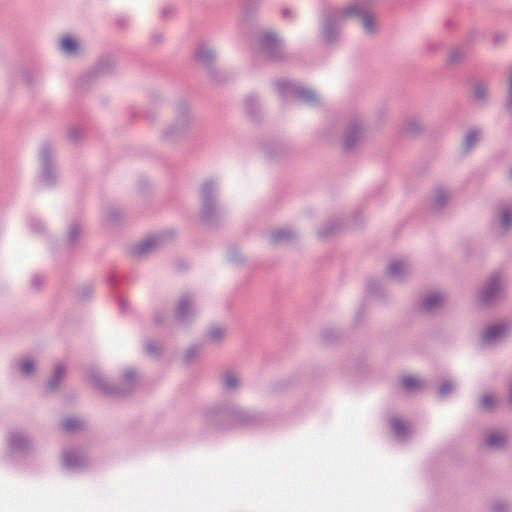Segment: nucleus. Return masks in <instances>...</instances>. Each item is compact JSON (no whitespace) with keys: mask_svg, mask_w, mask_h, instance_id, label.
<instances>
[{"mask_svg":"<svg viewBox=\"0 0 512 512\" xmlns=\"http://www.w3.org/2000/svg\"><path fill=\"white\" fill-rule=\"evenodd\" d=\"M485 441L489 447H500L505 443L506 437L502 433L495 432L489 434Z\"/></svg>","mask_w":512,"mask_h":512,"instance_id":"nucleus-1","label":"nucleus"},{"mask_svg":"<svg viewBox=\"0 0 512 512\" xmlns=\"http://www.w3.org/2000/svg\"><path fill=\"white\" fill-rule=\"evenodd\" d=\"M505 328L501 325H496L494 327L489 328L484 333V338L487 342L494 341L500 336L502 333H504Z\"/></svg>","mask_w":512,"mask_h":512,"instance_id":"nucleus-2","label":"nucleus"},{"mask_svg":"<svg viewBox=\"0 0 512 512\" xmlns=\"http://www.w3.org/2000/svg\"><path fill=\"white\" fill-rule=\"evenodd\" d=\"M77 47V42L70 36H66L61 40V49L64 52L73 53L76 51Z\"/></svg>","mask_w":512,"mask_h":512,"instance_id":"nucleus-3","label":"nucleus"},{"mask_svg":"<svg viewBox=\"0 0 512 512\" xmlns=\"http://www.w3.org/2000/svg\"><path fill=\"white\" fill-rule=\"evenodd\" d=\"M442 302V297L438 294L429 295L423 302V307L426 310H431L438 306Z\"/></svg>","mask_w":512,"mask_h":512,"instance_id":"nucleus-4","label":"nucleus"},{"mask_svg":"<svg viewBox=\"0 0 512 512\" xmlns=\"http://www.w3.org/2000/svg\"><path fill=\"white\" fill-rule=\"evenodd\" d=\"M402 385L407 390H414L421 387L420 381L413 376L403 378Z\"/></svg>","mask_w":512,"mask_h":512,"instance_id":"nucleus-5","label":"nucleus"},{"mask_svg":"<svg viewBox=\"0 0 512 512\" xmlns=\"http://www.w3.org/2000/svg\"><path fill=\"white\" fill-rule=\"evenodd\" d=\"M224 384L228 389H232L237 386L238 380L232 373H227L224 376Z\"/></svg>","mask_w":512,"mask_h":512,"instance_id":"nucleus-6","label":"nucleus"},{"mask_svg":"<svg viewBox=\"0 0 512 512\" xmlns=\"http://www.w3.org/2000/svg\"><path fill=\"white\" fill-rule=\"evenodd\" d=\"M64 429L67 431L74 430L80 426V423L76 419L68 418L63 422Z\"/></svg>","mask_w":512,"mask_h":512,"instance_id":"nucleus-7","label":"nucleus"},{"mask_svg":"<svg viewBox=\"0 0 512 512\" xmlns=\"http://www.w3.org/2000/svg\"><path fill=\"white\" fill-rule=\"evenodd\" d=\"M501 221H502V225H503L504 229H507L511 222V212L509 209H505L502 211Z\"/></svg>","mask_w":512,"mask_h":512,"instance_id":"nucleus-8","label":"nucleus"},{"mask_svg":"<svg viewBox=\"0 0 512 512\" xmlns=\"http://www.w3.org/2000/svg\"><path fill=\"white\" fill-rule=\"evenodd\" d=\"M477 139H478V135L475 131L468 133V135L466 136V140H465L466 148L470 149L472 147L473 143L476 142Z\"/></svg>","mask_w":512,"mask_h":512,"instance_id":"nucleus-9","label":"nucleus"},{"mask_svg":"<svg viewBox=\"0 0 512 512\" xmlns=\"http://www.w3.org/2000/svg\"><path fill=\"white\" fill-rule=\"evenodd\" d=\"M21 369L24 374L28 375L34 370V364L30 360H25L21 365Z\"/></svg>","mask_w":512,"mask_h":512,"instance_id":"nucleus-10","label":"nucleus"},{"mask_svg":"<svg viewBox=\"0 0 512 512\" xmlns=\"http://www.w3.org/2000/svg\"><path fill=\"white\" fill-rule=\"evenodd\" d=\"M362 21H363V26H364V28H365L368 32H371V31H372V26H373L374 19H373L370 15H365V16H363Z\"/></svg>","mask_w":512,"mask_h":512,"instance_id":"nucleus-11","label":"nucleus"},{"mask_svg":"<svg viewBox=\"0 0 512 512\" xmlns=\"http://www.w3.org/2000/svg\"><path fill=\"white\" fill-rule=\"evenodd\" d=\"M493 403V398L490 395H484L481 398V406L483 409H489Z\"/></svg>","mask_w":512,"mask_h":512,"instance_id":"nucleus-12","label":"nucleus"},{"mask_svg":"<svg viewBox=\"0 0 512 512\" xmlns=\"http://www.w3.org/2000/svg\"><path fill=\"white\" fill-rule=\"evenodd\" d=\"M402 266H403V265H402V263H400V262H394V263H391V264L389 265V268H388L389 273H390L391 275H396V274H398V272L400 271V269L402 268Z\"/></svg>","mask_w":512,"mask_h":512,"instance_id":"nucleus-13","label":"nucleus"},{"mask_svg":"<svg viewBox=\"0 0 512 512\" xmlns=\"http://www.w3.org/2000/svg\"><path fill=\"white\" fill-rule=\"evenodd\" d=\"M496 289L495 284H489L487 292H483L482 300L488 301L491 297L492 292Z\"/></svg>","mask_w":512,"mask_h":512,"instance_id":"nucleus-14","label":"nucleus"},{"mask_svg":"<svg viewBox=\"0 0 512 512\" xmlns=\"http://www.w3.org/2000/svg\"><path fill=\"white\" fill-rule=\"evenodd\" d=\"M188 305V301L183 299L180 301L179 305H178V308H177V313L182 316L185 312V308L186 306Z\"/></svg>","mask_w":512,"mask_h":512,"instance_id":"nucleus-15","label":"nucleus"},{"mask_svg":"<svg viewBox=\"0 0 512 512\" xmlns=\"http://www.w3.org/2000/svg\"><path fill=\"white\" fill-rule=\"evenodd\" d=\"M451 390H452V385L450 383H444L441 385V387L439 389V393L444 396Z\"/></svg>","mask_w":512,"mask_h":512,"instance_id":"nucleus-16","label":"nucleus"},{"mask_svg":"<svg viewBox=\"0 0 512 512\" xmlns=\"http://www.w3.org/2000/svg\"><path fill=\"white\" fill-rule=\"evenodd\" d=\"M474 92L478 98H481L485 94V88L483 86H476Z\"/></svg>","mask_w":512,"mask_h":512,"instance_id":"nucleus-17","label":"nucleus"},{"mask_svg":"<svg viewBox=\"0 0 512 512\" xmlns=\"http://www.w3.org/2000/svg\"><path fill=\"white\" fill-rule=\"evenodd\" d=\"M152 245V241L151 240H148L147 242H145L139 249H140V253H145L146 251H148L149 247Z\"/></svg>","mask_w":512,"mask_h":512,"instance_id":"nucleus-18","label":"nucleus"},{"mask_svg":"<svg viewBox=\"0 0 512 512\" xmlns=\"http://www.w3.org/2000/svg\"><path fill=\"white\" fill-rule=\"evenodd\" d=\"M355 8L354 7H349L345 10V14L346 15H352V14H355Z\"/></svg>","mask_w":512,"mask_h":512,"instance_id":"nucleus-19","label":"nucleus"},{"mask_svg":"<svg viewBox=\"0 0 512 512\" xmlns=\"http://www.w3.org/2000/svg\"><path fill=\"white\" fill-rule=\"evenodd\" d=\"M270 40H271V42H275L276 41V39H275V37L273 35H271V34L266 35L265 36V41H270Z\"/></svg>","mask_w":512,"mask_h":512,"instance_id":"nucleus-20","label":"nucleus"},{"mask_svg":"<svg viewBox=\"0 0 512 512\" xmlns=\"http://www.w3.org/2000/svg\"><path fill=\"white\" fill-rule=\"evenodd\" d=\"M283 234H285L283 232ZM273 237L275 238V240H280L282 237H284V235H282V232H277L273 235Z\"/></svg>","mask_w":512,"mask_h":512,"instance_id":"nucleus-21","label":"nucleus"},{"mask_svg":"<svg viewBox=\"0 0 512 512\" xmlns=\"http://www.w3.org/2000/svg\"><path fill=\"white\" fill-rule=\"evenodd\" d=\"M306 98L309 99V100H314L315 99V94L313 92H307L306 94Z\"/></svg>","mask_w":512,"mask_h":512,"instance_id":"nucleus-22","label":"nucleus"},{"mask_svg":"<svg viewBox=\"0 0 512 512\" xmlns=\"http://www.w3.org/2000/svg\"><path fill=\"white\" fill-rule=\"evenodd\" d=\"M344 145H345L346 148L351 147V143H350V138L349 137L346 138V140L344 142Z\"/></svg>","mask_w":512,"mask_h":512,"instance_id":"nucleus-23","label":"nucleus"},{"mask_svg":"<svg viewBox=\"0 0 512 512\" xmlns=\"http://www.w3.org/2000/svg\"><path fill=\"white\" fill-rule=\"evenodd\" d=\"M55 372L57 375L61 374V373H63V369L60 366H57Z\"/></svg>","mask_w":512,"mask_h":512,"instance_id":"nucleus-24","label":"nucleus"},{"mask_svg":"<svg viewBox=\"0 0 512 512\" xmlns=\"http://www.w3.org/2000/svg\"><path fill=\"white\" fill-rule=\"evenodd\" d=\"M510 93L512 94V76H511V79H510Z\"/></svg>","mask_w":512,"mask_h":512,"instance_id":"nucleus-25","label":"nucleus"},{"mask_svg":"<svg viewBox=\"0 0 512 512\" xmlns=\"http://www.w3.org/2000/svg\"><path fill=\"white\" fill-rule=\"evenodd\" d=\"M51 388H55L56 385L54 383H50Z\"/></svg>","mask_w":512,"mask_h":512,"instance_id":"nucleus-26","label":"nucleus"}]
</instances>
